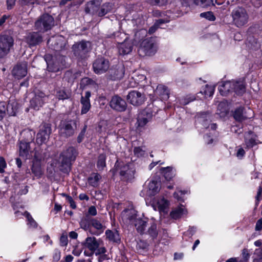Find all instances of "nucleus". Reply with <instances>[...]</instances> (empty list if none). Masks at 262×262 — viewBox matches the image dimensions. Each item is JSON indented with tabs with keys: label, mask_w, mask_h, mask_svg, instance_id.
Here are the masks:
<instances>
[{
	"label": "nucleus",
	"mask_w": 262,
	"mask_h": 262,
	"mask_svg": "<svg viewBox=\"0 0 262 262\" xmlns=\"http://www.w3.org/2000/svg\"><path fill=\"white\" fill-rule=\"evenodd\" d=\"M111 171L113 176H115L118 171L121 180L128 183L133 182L136 172L135 167L132 163H125L124 162L118 160L116 161L114 167L111 170Z\"/></svg>",
	"instance_id": "nucleus-1"
},
{
	"label": "nucleus",
	"mask_w": 262,
	"mask_h": 262,
	"mask_svg": "<svg viewBox=\"0 0 262 262\" xmlns=\"http://www.w3.org/2000/svg\"><path fill=\"white\" fill-rule=\"evenodd\" d=\"M78 155L77 149L72 146H69L60 154L61 161L59 170L63 173H69L72 169V163Z\"/></svg>",
	"instance_id": "nucleus-2"
},
{
	"label": "nucleus",
	"mask_w": 262,
	"mask_h": 262,
	"mask_svg": "<svg viewBox=\"0 0 262 262\" xmlns=\"http://www.w3.org/2000/svg\"><path fill=\"white\" fill-rule=\"evenodd\" d=\"M74 56L78 61L87 59L91 50V42L85 40L75 42L72 46Z\"/></svg>",
	"instance_id": "nucleus-3"
},
{
	"label": "nucleus",
	"mask_w": 262,
	"mask_h": 262,
	"mask_svg": "<svg viewBox=\"0 0 262 262\" xmlns=\"http://www.w3.org/2000/svg\"><path fill=\"white\" fill-rule=\"evenodd\" d=\"M54 18L48 13L41 15L34 24V28L38 32L44 33L51 30L54 26Z\"/></svg>",
	"instance_id": "nucleus-4"
},
{
	"label": "nucleus",
	"mask_w": 262,
	"mask_h": 262,
	"mask_svg": "<svg viewBox=\"0 0 262 262\" xmlns=\"http://www.w3.org/2000/svg\"><path fill=\"white\" fill-rule=\"evenodd\" d=\"M77 120L69 117L61 120L59 125V128L61 136L69 138L74 135L77 128Z\"/></svg>",
	"instance_id": "nucleus-5"
},
{
	"label": "nucleus",
	"mask_w": 262,
	"mask_h": 262,
	"mask_svg": "<svg viewBox=\"0 0 262 262\" xmlns=\"http://www.w3.org/2000/svg\"><path fill=\"white\" fill-rule=\"evenodd\" d=\"M233 24L240 28L246 25L249 19V15L246 9L242 7L234 8L231 13Z\"/></svg>",
	"instance_id": "nucleus-6"
},
{
	"label": "nucleus",
	"mask_w": 262,
	"mask_h": 262,
	"mask_svg": "<svg viewBox=\"0 0 262 262\" xmlns=\"http://www.w3.org/2000/svg\"><path fill=\"white\" fill-rule=\"evenodd\" d=\"M14 39L12 36L6 33L0 34V59L5 57L13 46Z\"/></svg>",
	"instance_id": "nucleus-7"
},
{
	"label": "nucleus",
	"mask_w": 262,
	"mask_h": 262,
	"mask_svg": "<svg viewBox=\"0 0 262 262\" xmlns=\"http://www.w3.org/2000/svg\"><path fill=\"white\" fill-rule=\"evenodd\" d=\"M49 95L43 92L37 90L34 93V96L30 100V107L34 111H39L47 102Z\"/></svg>",
	"instance_id": "nucleus-8"
},
{
	"label": "nucleus",
	"mask_w": 262,
	"mask_h": 262,
	"mask_svg": "<svg viewBox=\"0 0 262 262\" xmlns=\"http://www.w3.org/2000/svg\"><path fill=\"white\" fill-rule=\"evenodd\" d=\"M51 126L50 123L42 122L41 124L36 135V142L38 145H41L48 142L52 133Z\"/></svg>",
	"instance_id": "nucleus-9"
},
{
	"label": "nucleus",
	"mask_w": 262,
	"mask_h": 262,
	"mask_svg": "<svg viewBox=\"0 0 262 262\" xmlns=\"http://www.w3.org/2000/svg\"><path fill=\"white\" fill-rule=\"evenodd\" d=\"M110 66V63L108 59L100 56L93 61L92 69L95 74L101 75L106 73L109 69Z\"/></svg>",
	"instance_id": "nucleus-10"
},
{
	"label": "nucleus",
	"mask_w": 262,
	"mask_h": 262,
	"mask_svg": "<svg viewBox=\"0 0 262 262\" xmlns=\"http://www.w3.org/2000/svg\"><path fill=\"white\" fill-rule=\"evenodd\" d=\"M140 50L142 51L145 55H154L157 50L155 38L149 37L144 39L140 44Z\"/></svg>",
	"instance_id": "nucleus-11"
},
{
	"label": "nucleus",
	"mask_w": 262,
	"mask_h": 262,
	"mask_svg": "<svg viewBox=\"0 0 262 262\" xmlns=\"http://www.w3.org/2000/svg\"><path fill=\"white\" fill-rule=\"evenodd\" d=\"M125 67L123 64L113 66L107 75V79L112 81H117L121 79L124 75Z\"/></svg>",
	"instance_id": "nucleus-12"
},
{
	"label": "nucleus",
	"mask_w": 262,
	"mask_h": 262,
	"mask_svg": "<svg viewBox=\"0 0 262 262\" xmlns=\"http://www.w3.org/2000/svg\"><path fill=\"white\" fill-rule=\"evenodd\" d=\"M43 160L44 157L43 156L40 155L38 152H35L31 166V171L34 176L37 179L41 178L43 174L41 164V161Z\"/></svg>",
	"instance_id": "nucleus-13"
},
{
	"label": "nucleus",
	"mask_w": 262,
	"mask_h": 262,
	"mask_svg": "<svg viewBox=\"0 0 262 262\" xmlns=\"http://www.w3.org/2000/svg\"><path fill=\"white\" fill-rule=\"evenodd\" d=\"M232 92L238 96H243L246 92V82L245 77L238 78L232 81Z\"/></svg>",
	"instance_id": "nucleus-14"
},
{
	"label": "nucleus",
	"mask_w": 262,
	"mask_h": 262,
	"mask_svg": "<svg viewBox=\"0 0 262 262\" xmlns=\"http://www.w3.org/2000/svg\"><path fill=\"white\" fill-rule=\"evenodd\" d=\"M109 104L113 110L119 112L125 111L127 107L125 100L117 95L112 97Z\"/></svg>",
	"instance_id": "nucleus-15"
},
{
	"label": "nucleus",
	"mask_w": 262,
	"mask_h": 262,
	"mask_svg": "<svg viewBox=\"0 0 262 262\" xmlns=\"http://www.w3.org/2000/svg\"><path fill=\"white\" fill-rule=\"evenodd\" d=\"M27 64L25 62H18L12 70V75L17 79L24 78L27 74Z\"/></svg>",
	"instance_id": "nucleus-16"
},
{
	"label": "nucleus",
	"mask_w": 262,
	"mask_h": 262,
	"mask_svg": "<svg viewBox=\"0 0 262 262\" xmlns=\"http://www.w3.org/2000/svg\"><path fill=\"white\" fill-rule=\"evenodd\" d=\"M127 99L129 103L135 106L141 105L144 102V96L140 92L132 91L127 95Z\"/></svg>",
	"instance_id": "nucleus-17"
},
{
	"label": "nucleus",
	"mask_w": 262,
	"mask_h": 262,
	"mask_svg": "<svg viewBox=\"0 0 262 262\" xmlns=\"http://www.w3.org/2000/svg\"><path fill=\"white\" fill-rule=\"evenodd\" d=\"M200 117L203 119L202 124L205 128H210L212 130H216L217 126L216 123H209L211 122L212 118L209 112H201Z\"/></svg>",
	"instance_id": "nucleus-18"
},
{
	"label": "nucleus",
	"mask_w": 262,
	"mask_h": 262,
	"mask_svg": "<svg viewBox=\"0 0 262 262\" xmlns=\"http://www.w3.org/2000/svg\"><path fill=\"white\" fill-rule=\"evenodd\" d=\"M33 140L32 136L29 140L23 139L19 141V155L20 157L28 158L30 150V142Z\"/></svg>",
	"instance_id": "nucleus-19"
},
{
	"label": "nucleus",
	"mask_w": 262,
	"mask_h": 262,
	"mask_svg": "<svg viewBox=\"0 0 262 262\" xmlns=\"http://www.w3.org/2000/svg\"><path fill=\"white\" fill-rule=\"evenodd\" d=\"M102 0H91L85 4L84 11L86 14L96 15Z\"/></svg>",
	"instance_id": "nucleus-20"
},
{
	"label": "nucleus",
	"mask_w": 262,
	"mask_h": 262,
	"mask_svg": "<svg viewBox=\"0 0 262 262\" xmlns=\"http://www.w3.org/2000/svg\"><path fill=\"white\" fill-rule=\"evenodd\" d=\"M39 32H32L29 33L26 41L30 47H34L42 41V36Z\"/></svg>",
	"instance_id": "nucleus-21"
},
{
	"label": "nucleus",
	"mask_w": 262,
	"mask_h": 262,
	"mask_svg": "<svg viewBox=\"0 0 262 262\" xmlns=\"http://www.w3.org/2000/svg\"><path fill=\"white\" fill-rule=\"evenodd\" d=\"M256 135L252 130H249L245 133L244 143L246 145L245 148L250 149L256 145Z\"/></svg>",
	"instance_id": "nucleus-22"
},
{
	"label": "nucleus",
	"mask_w": 262,
	"mask_h": 262,
	"mask_svg": "<svg viewBox=\"0 0 262 262\" xmlns=\"http://www.w3.org/2000/svg\"><path fill=\"white\" fill-rule=\"evenodd\" d=\"M84 248H88L90 251L95 252L99 247V243L94 236L87 237L82 243Z\"/></svg>",
	"instance_id": "nucleus-23"
},
{
	"label": "nucleus",
	"mask_w": 262,
	"mask_h": 262,
	"mask_svg": "<svg viewBox=\"0 0 262 262\" xmlns=\"http://www.w3.org/2000/svg\"><path fill=\"white\" fill-rule=\"evenodd\" d=\"M148 222V219L147 217L144 219L139 217L135 220V227L138 233L141 235L145 234Z\"/></svg>",
	"instance_id": "nucleus-24"
},
{
	"label": "nucleus",
	"mask_w": 262,
	"mask_h": 262,
	"mask_svg": "<svg viewBox=\"0 0 262 262\" xmlns=\"http://www.w3.org/2000/svg\"><path fill=\"white\" fill-rule=\"evenodd\" d=\"M91 227H93L96 230H93L91 232L92 235L99 236L102 234L104 230L105 226H103L100 221L96 218L91 217Z\"/></svg>",
	"instance_id": "nucleus-25"
},
{
	"label": "nucleus",
	"mask_w": 262,
	"mask_h": 262,
	"mask_svg": "<svg viewBox=\"0 0 262 262\" xmlns=\"http://www.w3.org/2000/svg\"><path fill=\"white\" fill-rule=\"evenodd\" d=\"M117 48L119 55L123 56L132 52L133 45L130 42L125 41L119 43Z\"/></svg>",
	"instance_id": "nucleus-26"
},
{
	"label": "nucleus",
	"mask_w": 262,
	"mask_h": 262,
	"mask_svg": "<svg viewBox=\"0 0 262 262\" xmlns=\"http://www.w3.org/2000/svg\"><path fill=\"white\" fill-rule=\"evenodd\" d=\"M159 172L167 181L171 180L176 176V170H173L171 166L161 167L159 169Z\"/></svg>",
	"instance_id": "nucleus-27"
},
{
	"label": "nucleus",
	"mask_w": 262,
	"mask_h": 262,
	"mask_svg": "<svg viewBox=\"0 0 262 262\" xmlns=\"http://www.w3.org/2000/svg\"><path fill=\"white\" fill-rule=\"evenodd\" d=\"M231 85L232 81H226L223 82L218 88L220 94L223 96H226L229 93H232Z\"/></svg>",
	"instance_id": "nucleus-28"
},
{
	"label": "nucleus",
	"mask_w": 262,
	"mask_h": 262,
	"mask_svg": "<svg viewBox=\"0 0 262 262\" xmlns=\"http://www.w3.org/2000/svg\"><path fill=\"white\" fill-rule=\"evenodd\" d=\"M245 107L242 106L236 107L234 111H232V116L234 120L238 122H242L247 119V117L244 116Z\"/></svg>",
	"instance_id": "nucleus-29"
},
{
	"label": "nucleus",
	"mask_w": 262,
	"mask_h": 262,
	"mask_svg": "<svg viewBox=\"0 0 262 262\" xmlns=\"http://www.w3.org/2000/svg\"><path fill=\"white\" fill-rule=\"evenodd\" d=\"M112 4L109 2L105 3L99 7V9L96 15L102 17L107 13L111 12L112 10Z\"/></svg>",
	"instance_id": "nucleus-30"
},
{
	"label": "nucleus",
	"mask_w": 262,
	"mask_h": 262,
	"mask_svg": "<svg viewBox=\"0 0 262 262\" xmlns=\"http://www.w3.org/2000/svg\"><path fill=\"white\" fill-rule=\"evenodd\" d=\"M105 235L106 238L109 241L116 243L117 244H120L121 242V238L118 231L116 230L115 232H113L112 230L107 229L105 231Z\"/></svg>",
	"instance_id": "nucleus-31"
},
{
	"label": "nucleus",
	"mask_w": 262,
	"mask_h": 262,
	"mask_svg": "<svg viewBox=\"0 0 262 262\" xmlns=\"http://www.w3.org/2000/svg\"><path fill=\"white\" fill-rule=\"evenodd\" d=\"M6 111L10 116H16V112L13 110L11 112L8 111V105L5 101H0V121H2L6 116Z\"/></svg>",
	"instance_id": "nucleus-32"
},
{
	"label": "nucleus",
	"mask_w": 262,
	"mask_h": 262,
	"mask_svg": "<svg viewBox=\"0 0 262 262\" xmlns=\"http://www.w3.org/2000/svg\"><path fill=\"white\" fill-rule=\"evenodd\" d=\"M145 234L149 235L152 241L156 239L158 235V230L157 229V224L155 222L150 223V226Z\"/></svg>",
	"instance_id": "nucleus-33"
},
{
	"label": "nucleus",
	"mask_w": 262,
	"mask_h": 262,
	"mask_svg": "<svg viewBox=\"0 0 262 262\" xmlns=\"http://www.w3.org/2000/svg\"><path fill=\"white\" fill-rule=\"evenodd\" d=\"M161 185V181L160 178L159 180H152L148 185V188L150 191H151L152 195L156 194L159 191V187Z\"/></svg>",
	"instance_id": "nucleus-34"
},
{
	"label": "nucleus",
	"mask_w": 262,
	"mask_h": 262,
	"mask_svg": "<svg viewBox=\"0 0 262 262\" xmlns=\"http://www.w3.org/2000/svg\"><path fill=\"white\" fill-rule=\"evenodd\" d=\"M183 205H180V206L172 210L170 212V216L174 220H178L182 217L184 214V209L182 208Z\"/></svg>",
	"instance_id": "nucleus-35"
},
{
	"label": "nucleus",
	"mask_w": 262,
	"mask_h": 262,
	"mask_svg": "<svg viewBox=\"0 0 262 262\" xmlns=\"http://www.w3.org/2000/svg\"><path fill=\"white\" fill-rule=\"evenodd\" d=\"M92 174H94V177H89L88 178V182L89 185L95 188L98 186L99 182L101 179V176L98 173H93Z\"/></svg>",
	"instance_id": "nucleus-36"
},
{
	"label": "nucleus",
	"mask_w": 262,
	"mask_h": 262,
	"mask_svg": "<svg viewBox=\"0 0 262 262\" xmlns=\"http://www.w3.org/2000/svg\"><path fill=\"white\" fill-rule=\"evenodd\" d=\"M70 93L66 89H60L56 91L55 97L58 100H64L70 98Z\"/></svg>",
	"instance_id": "nucleus-37"
},
{
	"label": "nucleus",
	"mask_w": 262,
	"mask_h": 262,
	"mask_svg": "<svg viewBox=\"0 0 262 262\" xmlns=\"http://www.w3.org/2000/svg\"><path fill=\"white\" fill-rule=\"evenodd\" d=\"M157 93L163 99H168L169 98V91L165 85H159L157 88Z\"/></svg>",
	"instance_id": "nucleus-38"
},
{
	"label": "nucleus",
	"mask_w": 262,
	"mask_h": 262,
	"mask_svg": "<svg viewBox=\"0 0 262 262\" xmlns=\"http://www.w3.org/2000/svg\"><path fill=\"white\" fill-rule=\"evenodd\" d=\"M91 217H87L83 220H82L80 223V227L85 231H88L91 234L93 232V229L91 227Z\"/></svg>",
	"instance_id": "nucleus-39"
},
{
	"label": "nucleus",
	"mask_w": 262,
	"mask_h": 262,
	"mask_svg": "<svg viewBox=\"0 0 262 262\" xmlns=\"http://www.w3.org/2000/svg\"><path fill=\"white\" fill-rule=\"evenodd\" d=\"M106 156L105 153L100 154L98 156L97 162V167L100 170H103L104 167H106Z\"/></svg>",
	"instance_id": "nucleus-40"
},
{
	"label": "nucleus",
	"mask_w": 262,
	"mask_h": 262,
	"mask_svg": "<svg viewBox=\"0 0 262 262\" xmlns=\"http://www.w3.org/2000/svg\"><path fill=\"white\" fill-rule=\"evenodd\" d=\"M47 69L49 72L56 73L60 70V64L56 60H52L47 64Z\"/></svg>",
	"instance_id": "nucleus-41"
},
{
	"label": "nucleus",
	"mask_w": 262,
	"mask_h": 262,
	"mask_svg": "<svg viewBox=\"0 0 262 262\" xmlns=\"http://www.w3.org/2000/svg\"><path fill=\"white\" fill-rule=\"evenodd\" d=\"M95 82L92 79L85 77L81 79L80 82V89H84L89 85H94Z\"/></svg>",
	"instance_id": "nucleus-42"
},
{
	"label": "nucleus",
	"mask_w": 262,
	"mask_h": 262,
	"mask_svg": "<svg viewBox=\"0 0 262 262\" xmlns=\"http://www.w3.org/2000/svg\"><path fill=\"white\" fill-rule=\"evenodd\" d=\"M214 92V88L208 84H206L204 88H202L200 93L203 94L205 97H210L213 96Z\"/></svg>",
	"instance_id": "nucleus-43"
},
{
	"label": "nucleus",
	"mask_w": 262,
	"mask_h": 262,
	"mask_svg": "<svg viewBox=\"0 0 262 262\" xmlns=\"http://www.w3.org/2000/svg\"><path fill=\"white\" fill-rule=\"evenodd\" d=\"M24 215L26 217V218L27 220L28 221V224L30 226L36 228L38 226V224L36 223V222L33 219L32 215L30 214V213L26 211L24 213Z\"/></svg>",
	"instance_id": "nucleus-44"
},
{
	"label": "nucleus",
	"mask_w": 262,
	"mask_h": 262,
	"mask_svg": "<svg viewBox=\"0 0 262 262\" xmlns=\"http://www.w3.org/2000/svg\"><path fill=\"white\" fill-rule=\"evenodd\" d=\"M140 114L144 117L147 118V120L149 121L153 116V111L151 108L146 107L142 110Z\"/></svg>",
	"instance_id": "nucleus-45"
},
{
	"label": "nucleus",
	"mask_w": 262,
	"mask_h": 262,
	"mask_svg": "<svg viewBox=\"0 0 262 262\" xmlns=\"http://www.w3.org/2000/svg\"><path fill=\"white\" fill-rule=\"evenodd\" d=\"M64 78L69 83H73L76 78V76L75 74H73L71 71L68 70L65 72L64 75Z\"/></svg>",
	"instance_id": "nucleus-46"
},
{
	"label": "nucleus",
	"mask_w": 262,
	"mask_h": 262,
	"mask_svg": "<svg viewBox=\"0 0 262 262\" xmlns=\"http://www.w3.org/2000/svg\"><path fill=\"white\" fill-rule=\"evenodd\" d=\"M158 204L159 209L160 210H164L169 206V202L167 200L163 198L160 201H159Z\"/></svg>",
	"instance_id": "nucleus-47"
},
{
	"label": "nucleus",
	"mask_w": 262,
	"mask_h": 262,
	"mask_svg": "<svg viewBox=\"0 0 262 262\" xmlns=\"http://www.w3.org/2000/svg\"><path fill=\"white\" fill-rule=\"evenodd\" d=\"M200 16L201 17L205 18L209 21H214L216 19L213 13L211 11H207L201 13L200 14Z\"/></svg>",
	"instance_id": "nucleus-48"
},
{
	"label": "nucleus",
	"mask_w": 262,
	"mask_h": 262,
	"mask_svg": "<svg viewBox=\"0 0 262 262\" xmlns=\"http://www.w3.org/2000/svg\"><path fill=\"white\" fill-rule=\"evenodd\" d=\"M148 121H149L147 120V118H146L139 114L137 118V127L139 128L140 127H144L148 123Z\"/></svg>",
	"instance_id": "nucleus-49"
},
{
	"label": "nucleus",
	"mask_w": 262,
	"mask_h": 262,
	"mask_svg": "<svg viewBox=\"0 0 262 262\" xmlns=\"http://www.w3.org/2000/svg\"><path fill=\"white\" fill-rule=\"evenodd\" d=\"M81 104V115L86 114L91 107V102H80Z\"/></svg>",
	"instance_id": "nucleus-50"
},
{
	"label": "nucleus",
	"mask_w": 262,
	"mask_h": 262,
	"mask_svg": "<svg viewBox=\"0 0 262 262\" xmlns=\"http://www.w3.org/2000/svg\"><path fill=\"white\" fill-rule=\"evenodd\" d=\"M193 3L196 5H200L202 7L210 6L211 0H192Z\"/></svg>",
	"instance_id": "nucleus-51"
},
{
	"label": "nucleus",
	"mask_w": 262,
	"mask_h": 262,
	"mask_svg": "<svg viewBox=\"0 0 262 262\" xmlns=\"http://www.w3.org/2000/svg\"><path fill=\"white\" fill-rule=\"evenodd\" d=\"M148 245L147 243L142 239H140L138 242L136 246L137 249L145 250L147 248Z\"/></svg>",
	"instance_id": "nucleus-52"
},
{
	"label": "nucleus",
	"mask_w": 262,
	"mask_h": 262,
	"mask_svg": "<svg viewBox=\"0 0 262 262\" xmlns=\"http://www.w3.org/2000/svg\"><path fill=\"white\" fill-rule=\"evenodd\" d=\"M61 258V251L58 249L54 250L52 262H58Z\"/></svg>",
	"instance_id": "nucleus-53"
},
{
	"label": "nucleus",
	"mask_w": 262,
	"mask_h": 262,
	"mask_svg": "<svg viewBox=\"0 0 262 262\" xmlns=\"http://www.w3.org/2000/svg\"><path fill=\"white\" fill-rule=\"evenodd\" d=\"M60 246L61 247H66L68 244V236L66 234H62L59 239Z\"/></svg>",
	"instance_id": "nucleus-54"
},
{
	"label": "nucleus",
	"mask_w": 262,
	"mask_h": 262,
	"mask_svg": "<svg viewBox=\"0 0 262 262\" xmlns=\"http://www.w3.org/2000/svg\"><path fill=\"white\" fill-rule=\"evenodd\" d=\"M7 167V163L5 158L0 156V173H2L5 171V168Z\"/></svg>",
	"instance_id": "nucleus-55"
},
{
	"label": "nucleus",
	"mask_w": 262,
	"mask_h": 262,
	"mask_svg": "<svg viewBox=\"0 0 262 262\" xmlns=\"http://www.w3.org/2000/svg\"><path fill=\"white\" fill-rule=\"evenodd\" d=\"M144 150H143L141 147L139 146L135 147L134 148V154L135 156H137V157L143 156L144 155Z\"/></svg>",
	"instance_id": "nucleus-56"
},
{
	"label": "nucleus",
	"mask_w": 262,
	"mask_h": 262,
	"mask_svg": "<svg viewBox=\"0 0 262 262\" xmlns=\"http://www.w3.org/2000/svg\"><path fill=\"white\" fill-rule=\"evenodd\" d=\"M91 96V93L90 91H86L85 93V95L84 96H81L80 98V102H90V98Z\"/></svg>",
	"instance_id": "nucleus-57"
},
{
	"label": "nucleus",
	"mask_w": 262,
	"mask_h": 262,
	"mask_svg": "<svg viewBox=\"0 0 262 262\" xmlns=\"http://www.w3.org/2000/svg\"><path fill=\"white\" fill-rule=\"evenodd\" d=\"M150 3L153 5L162 6L166 4L167 0H150Z\"/></svg>",
	"instance_id": "nucleus-58"
},
{
	"label": "nucleus",
	"mask_w": 262,
	"mask_h": 262,
	"mask_svg": "<svg viewBox=\"0 0 262 262\" xmlns=\"http://www.w3.org/2000/svg\"><path fill=\"white\" fill-rule=\"evenodd\" d=\"M16 0H7L6 5L8 10H11L15 5Z\"/></svg>",
	"instance_id": "nucleus-59"
},
{
	"label": "nucleus",
	"mask_w": 262,
	"mask_h": 262,
	"mask_svg": "<svg viewBox=\"0 0 262 262\" xmlns=\"http://www.w3.org/2000/svg\"><path fill=\"white\" fill-rule=\"evenodd\" d=\"M88 213L92 216H95L97 215V211L96 208L94 206H91L89 208Z\"/></svg>",
	"instance_id": "nucleus-60"
},
{
	"label": "nucleus",
	"mask_w": 262,
	"mask_h": 262,
	"mask_svg": "<svg viewBox=\"0 0 262 262\" xmlns=\"http://www.w3.org/2000/svg\"><path fill=\"white\" fill-rule=\"evenodd\" d=\"M96 251H97L95 253L96 255L105 254V253L106 252V249L104 247L100 248L98 247Z\"/></svg>",
	"instance_id": "nucleus-61"
},
{
	"label": "nucleus",
	"mask_w": 262,
	"mask_h": 262,
	"mask_svg": "<svg viewBox=\"0 0 262 262\" xmlns=\"http://www.w3.org/2000/svg\"><path fill=\"white\" fill-rule=\"evenodd\" d=\"M246 152L244 149L243 148H240L238 149L237 153H236V156L238 158H242L245 155Z\"/></svg>",
	"instance_id": "nucleus-62"
},
{
	"label": "nucleus",
	"mask_w": 262,
	"mask_h": 262,
	"mask_svg": "<svg viewBox=\"0 0 262 262\" xmlns=\"http://www.w3.org/2000/svg\"><path fill=\"white\" fill-rule=\"evenodd\" d=\"M262 229V222L261 220H258L255 225V230L256 231H260Z\"/></svg>",
	"instance_id": "nucleus-63"
},
{
	"label": "nucleus",
	"mask_w": 262,
	"mask_h": 262,
	"mask_svg": "<svg viewBox=\"0 0 262 262\" xmlns=\"http://www.w3.org/2000/svg\"><path fill=\"white\" fill-rule=\"evenodd\" d=\"M9 17V15H3L0 18V27L2 26L5 23L6 20Z\"/></svg>",
	"instance_id": "nucleus-64"
}]
</instances>
